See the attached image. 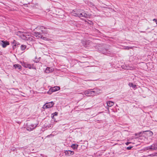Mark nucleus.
<instances>
[{
	"instance_id": "obj_1",
	"label": "nucleus",
	"mask_w": 157,
	"mask_h": 157,
	"mask_svg": "<svg viewBox=\"0 0 157 157\" xmlns=\"http://www.w3.org/2000/svg\"><path fill=\"white\" fill-rule=\"evenodd\" d=\"M17 35L23 40L29 41H32L33 39L32 37L29 35L28 33L25 32L19 31L17 33Z\"/></svg>"
},
{
	"instance_id": "obj_2",
	"label": "nucleus",
	"mask_w": 157,
	"mask_h": 157,
	"mask_svg": "<svg viewBox=\"0 0 157 157\" xmlns=\"http://www.w3.org/2000/svg\"><path fill=\"white\" fill-rule=\"evenodd\" d=\"M78 17H84L87 18L89 17V14H87L85 11L82 10H79V12L78 14Z\"/></svg>"
},
{
	"instance_id": "obj_3",
	"label": "nucleus",
	"mask_w": 157,
	"mask_h": 157,
	"mask_svg": "<svg viewBox=\"0 0 157 157\" xmlns=\"http://www.w3.org/2000/svg\"><path fill=\"white\" fill-rule=\"evenodd\" d=\"M96 47L98 48V49L99 51L102 52L103 54L106 53L108 51L107 49L105 48L103 46L100 44H98L96 46Z\"/></svg>"
},
{
	"instance_id": "obj_4",
	"label": "nucleus",
	"mask_w": 157,
	"mask_h": 157,
	"mask_svg": "<svg viewBox=\"0 0 157 157\" xmlns=\"http://www.w3.org/2000/svg\"><path fill=\"white\" fill-rule=\"evenodd\" d=\"M60 89V87L59 86H56L53 87L51 88L49 90L48 92V93L49 94H51L52 92L58 90Z\"/></svg>"
},
{
	"instance_id": "obj_5",
	"label": "nucleus",
	"mask_w": 157,
	"mask_h": 157,
	"mask_svg": "<svg viewBox=\"0 0 157 157\" xmlns=\"http://www.w3.org/2000/svg\"><path fill=\"white\" fill-rule=\"evenodd\" d=\"M54 105V103L52 101L47 103L44 105L43 108L45 109H46L51 108Z\"/></svg>"
},
{
	"instance_id": "obj_6",
	"label": "nucleus",
	"mask_w": 157,
	"mask_h": 157,
	"mask_svg": "<svg viewBox=\"0 0 157 157\" xmlns=\"http://www.w3.org/2000/svg\"><path fill=\"white\" fill-rule=\"evenodd\" d=\"M33 35L37 39L42 38L44 40H45L46 38L43 37V36L42 35V34L40 32H35L34 33Z\"/></svg>"
},
{
	"instance_id": "obj_7",
	"label": "nucleus",
	"mask_w": 157,
	"mask_h": 157,
	"mask_svg": "<svg viewBox=\"0 0 157 157\" xmlns=\"http://www.w3.org/2000/svg\"><path fill=\"white\" fill-rule=\"evenodd\" d=\"M9 42L8 41L4 40L0 41V45L3 48H6L7 45H9Z\"/></svg>"
},
{
	"instance_id": "obj_8",
	"label": "nucleus",
	"mask_w": 157,
	"mask_h": 157,
	"mask_svg": "<svg viewBox=\"0 0 157 157\" xmlns=\"http://www.w3.org/2000/svg\"><path fill=\"white\" fill-rule=\"evenodd\" d=\"M37 29H39L42 33H47V29L42 26H39L37 27Z\"/></svg>"
},
{
	"instance_id": "obj_9",
	"label": "nucleus",
	"mask_w": 157,
	"mask_h": 157,
	"mask_svg": "<svg viewBox=\"0 0 157 157\" xmlns=\"http://www.w3.org/2000/svg\"><path fill=\"white\" fill-rule=\"evenodd\" d=\"M37 126L36 124H31L28 125L26 128V129L30 131L33 130Z\"/></svg>"
},
{
	"instance_id": "obj_10",
	"label": "nucleus",
	"mask_w": 157,
	"mask_h": 157,
	"mask_svg": "<svg viewBox=\"0 0 157 157\" xmlns=\"http://www.w3.org/2000/svg\"><path fill=\"white\" fill-rule=\"evenodd\" d=\"M11 43L13 44L12 47L13 49H15L17 47H18V45L20 44L18 42H17L14 40H13V41L11 42Z\"/></svg>"
},
{
	"instance_id": "obj_11",
	"label": "nucleus",
	"mask_w": 157,
	"mask_h": 157,
	"mask_svg": "<svg viewBox=\"0 0 157 157\" xmlns=\"http://www.w3.org/2000/svg\"><path fill=\"white\" fill-rule=\"evenodd\" d=\"M79 10H73L71 12V14L74 16L78 17Z\"/></svg>"
},
{
	"instance_id": "obj_12",
	"label": "nucleus",
	"mask_w": 157,
	"mask_h": 157,
	"mask_svg": "<svg viewBox=\"0 0 157 157\" xmlns=\"http://www.w3.org/2000/svg\"><path fill=\"white\" fill-rule=\"evenodd\" d=\"M92 91L90 90H87L84 92V93L86 96H89L93 94Z\"/></svg>"
},
{
	"instance_id": "obj_13",
	"label": "nucleus",
	"mask_w": 157,
	"mask_h": 157,
	"mask_svg": "<svg viewBox=\"0 0 157 157\" xmlns=\"http://www.w3.org/2000/svg\"><path fill=\"white\" fill-rule=\"evenodd\" d=\"M101 90L98 88H95L94 89V90L92 91L93 94H98L101 93L100 92Z\"/></svg>"
},
{
	"instance_id": "obj_14",
	"label": "nucleus",
	"mask_w": 157,
	"mask_h": 157,
	"mask_svg": "<svg viewBox=\"0 0 157 157\" xmlns=\"http://www.w3.org/2000/svg\"><path fill=\"white\" fill-rule=\"evenodd\" d=\"M66 155H71L74 154V152L70 150L66 151L65 152Z\"/></svg>"
},
{
	"instance_id": "obj_15",
	"label": "nucleus",
	"mask_w": 157,
	"mask_h": 157,
	"mask_svg": "<svg viewBox=\"0 0 157 157\" xmlns=\"http://www.w3.org/2000/svg\"><path fill=\"white\" fill-rule=\"evenodd\" d=\"M53 70L52 68H51L49 67H47L45 70V72L46 73H49L52 72Z\"/></svg>"
},
{
	"instance_id": "obj_16",
	"label": "nucleus",
	"mask_w": 157,
	"mask_h": 157,
	"mask_svg": "<svg viewBox=\"0 0 157 157\" xmlns=\"http://www.w3.org/2000/svg\"><path fill=\"white\" fill-rule=\"evenodd\" d=\"M22 65L24 67L26 68H31L32 66L31 65L29 64L25 63H22Z\"/></svg>"
},
{
	"instance_id": "obj_17",
	"label": "nucleus",
	"mask_w": 157,
	"mask_h": 157,
	"mask_svg": "<svg viewBox=\"0 0 157 157\" xmlns=\"http://www.w3.org/2000/svg\"><path fill=\"white\" fill-rule=\"evenodd\" d=\"M107 105L109 107H111L114 104V102L112 101H108L106 102Z\"/></svg>"
},
{
	"instance_id": "obj_18",
	"label": "nucleus",
	"mask_w": 157,
	"mask_h": 157,
	"mask_svg": "<svg viewBox=\"0 0 157 157\" xmlns=\"http://www.w3.org/2000/svg\"><path fill=\"white\" fill-rule=\"evenodd\" d=\"M13 67L15 68L18 70H21V66L18 64H15L13 65Z\"/></svg>"
},
{
	"instance_id": "obj_19",
	"label": "nucleus",
	"mask_w": 157,
	"mask_h": 157,
	"mask_svg": "<svg viewBox=\"0 0 157 157\" xmlns=\"http://www.w3.org/2000/svg\"><path fill=\"white\" fill-rule=\"evenodd\" d=\"M152 146V150H157V144H154L151 145Z\"/></svg>"
},
{
	"instance_id": "obj_20",
	"label": "nucleus",
	"mask_w": 157,
	"mask_h": 157,
	"mask_svg": "<svg viewBox=\"0 0 157 157\" xmlns=\"http://www.w3.org/2000/svg\"><path fill=\"white\" fill-rule=\"evenodd\" d=\"M26 48V46L25 45H21V50L22 51H23Z\"/></svg>"
},
{
	"instance_id": "obj_21",
	"label": "nucleus",
	"mask_w": 157,
	"mask_h": 157,
	"mask_svg": "<svg viewBox=\"0 0 157 157\" xmlns=\"http://www.w3.org/2000/svg\"><path fill=\"white\" fill-rule=\"evenodd\" d=\"M78 147V145L77 144H73L71 146V147L73 149H75L76 148H77Z\"/></svg>"
},
{
	"instance_id": "obj_22",
	"label": "nucleus",
	"mask_w": 157,
	"mask_h": 157,
	"mask_svg": "<svg viewBox=\"0 0 157 157\" xmlns=\"http://www.w3.org/2000/svg\"><path fill=\"white\" fill-rule=\"evenodd\" d=\"M128 85L132 87L133 88H135L136 87V85L133 84L132 83H130Z\"/></svg>"
},
{
	"instance_id": "obj_23",
	"label": "nucleus",
	"mask_w": 157,
	"mask_h": 157,
	"mask_svg": "<svg viewBox=\"0 0 157 157\" xmlns=\"http://www.w3.org/2000/svg\"><path fill=\"white\" fill-rule=\"evenodd\" d=\"M152 146H151V145L146 147L145 148V150H152Z\"/></svg>"
},
{
	"instance_id": "obj_24",
	"label": "nucleus",
	"mask_w": 157,
	"mask_h": 157,
	"mask_svg": "<svg viewBox=\"0 0 157 157\" xmlns=\"http://www.w3.org/2000/svg\"><path fill=\"white\" fill-rule=\"evenodd\" d=\"M146 131H145V132H146ZM147 131L149 132V134L151 136V135H153V133L152 132H151V131Z\"/></svg>"
},
{
	"instance_id": "obj_25",
	"label": "nucleus",
	"mask_w": 157,
	"mask_h": 157,
	"mask_svg": "<svg viewBox=\"0 0 157 157\" xmlns=\"http://www.w3.org/2000/svg\"><path fill=\"white\" fill-rule=\"evenodd\" d=\"M132 147H128L127 148V149L128 150H130L131 148Z\"/></svg>"
},
{
	"instance_id": "obj_26",
	"label": "nucleus",
	"mask_w": 157,
	"mask_h": 157,
	"mask_svg": "<svg viewBox=\"0 0 157 157\" xmlns=\"http://www.w3.org/2000/svg\"><path fill=\"white\" fill-rule=\"evenodd\" d=\"M153 21H155L156 22V25H157V20L156 19H154L153 20Z\"/></svg>"
},
{
	"instance_id": "obj_27",
	"label": "nucleus",
	"mask_w": 157,
	"mask_h": 157,
	"mask_svg": "<svg viewBox=\"0 0 157 157\" xmlns=\"http://www.w3.org/2000/svg\"><path fill=\"white\" fill-rule=\"evenodd\" d=\"M123 68L124 69H129V67H127L126 66V67H123Z\"/></svg>"
},
{
	"instance_id": "obj_28",
	"label": "nucleus",
	"mask_w": 157,
	"mask_h": 157,
	"mask_svg": "<svg viewBox=\"0 0 157 157\" xmlns=\"http://www.w3.org/2000/svg\"><path fill=\"white\" fill-rule=\"evenodd\" d=\"M149 156H155V155H154V154H150L149 155H148Z\"/></svg>"
},
{
	"instance_id": "obj_29",
	"label": "nucleus",
	"mask_w": 157,
	"mask_h": 157,
	"mask_svg": "<svg viewBox=\"0 0 157 157\" xmlns=\"http://www.w3.org/2000/svg\"><path fill=\"white\" fill-rule=\"evenodd\" d=\"M130 143V142H126L125 144L126 145H128Z\"/></svg>"
},
{
	"instance_id": "obj_30",
	"label": "nucleus",
	"mask_w": 157,
	"mask_h": 157,
	"mask_svg": "<svg viewBox=\"0 0 157 157\" xmlns=\"http://www.w3.org/2000/svg\"><path fill=\"white\" fill-rule=\"evenodd\" d=\"M54 114H55V115H57V113L56 112H55Z\"/></svg>"
},
{
	"instance_id": "obj_31",
	"label": "nucleus",
	"mask_w": 157,
	"mask_h": 157,
	"mask_svg": "<svg viewBox=\"0 0 157 157\" xmlns=\"http://www.w3.org/2000/svg\"><path fill=\"white\" fill-rule=\"evenodd\" d=\"M23 96H24L23 95H22Z\"/></svg>"
},
{
	"instance_id": "obj_32",
	"label": "nucleus",
	"mask_w": 157,
	"mask_h": 157,
	"mask_svg": "<svg viewBox=\"0 0 157 157\" xmlns=\"http://www.w3.org/2000/svg\"><path fill=\"white\" fill-rule=\"evenodd\" d=\"M23 96H24L23 95H22Z\"/></svg>"
},
{
	"instance_id": "obj_33",
	"label": "nucleus",
	"mask_w": 157,
	"mask_h": 157,
	"mask_svg": "<svg viewBox=\"0 0 157 157\" xmlns=\"http://www.w3.org/2000/svg\"><path fill=\"white\" fill-rule=\"evenodd\" d=\"M82 94L83 96H84L83 94Z\"/></svg>"
}]
</instances>
